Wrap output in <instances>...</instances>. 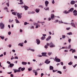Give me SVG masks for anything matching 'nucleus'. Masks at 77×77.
Returning a JSON list of instances; mask_svg holds the SVG:
<instances>
[{"label": "nucleus", "instance_id": "c85d7f7f", "mask_svg": "<svg viewBox=\"0 0 77 77\" xmlns=\"http://www.w3.org/2000/svg\"><path fill=\"white\" fill-rule=\"evenodd\" d=\"M9 1H8V2L6 4V5H7V6H8V7H9Z\"/></svg>", "mask_w": 77, "mask_h": 77}, {"label": "nucleus", "instance_id": "e2e57ef3", "mask_svg": "<svg viewBox=\"0 0 77 77\" xmlns=\"http://www.w3.org/2000/svg\"><path fill=\"white\" fill-rule=\"evenodd\" d=\"M50 63V61H49L48 62V63H47V64H49V63Z\"/></svg>", "mask_w": 77, "mask_h": 77}, {"label": "nucleus", "instance_id": "052dcab7", "mask_svg": "<svg viewBox=\"0 0 77 77\" xmlns=\"http://www.w3.org/2000/svg\"><path fill=\"white\" fill-rule=\"evenodd\" d=\"M63 69H66V66H64L63 67Z\"/></svg>", "mask_w": 77, "mask_h": 77}, {"label": "nucleus", "instance_id": "37998d69", "mask_svg": "<svg viewBox=\"0 0 77 77\" xmlns=\"http://www.w3.org/2000/svg\"><path fill=\"white\" fill-rule=\"evenodd\" d=\"M34 24L35 25V26H38V23H34Z\"/></svg>", "mask_w": 77, "mask_h": 77}, {"label": "nucleus", "instance_id": "6e6d98bb", "mask_svg": "<svg viewBox=\"0 0 77 77\" xmlns=\"http://www.w3.org/2000/svg\"><path fill=\"white\" fill-rule=\"evenodd\" d=\"M7 63H8V64H11V62H10L9 61H7Z\"/></svg>", "mask_w": 77, "mask_h": 77}, {"label": "nucleus", "instance_id": "a878e982", "mask_svg": "<svg viewBox=\"0 0 77 77\" xmlns=\"http://www.w3.org/2000/svg\"><path fill=\"white\" fill-rule=\"evenodd\" d=\"M48 56H50L51 55V54H53V53H52L51 52H48Z\"/></svg>", "mask_w": 77, "mask_h": 77}, {"label": "nucleus", "instance_id": "e433bc0d", "mask_svg": "<svg viewBox=\"0 0 77 77\" xmlns=\"http://www.w3.org/2000/svg\"><path fill=\"white\" fill-rule=\"evenodd\" d=\"M29 23H28L27 22H25L24 23V25L25 26L27 25V24H29Z\"/></svg>", "mask_w": 77, "mask_h": 77}, {"label": "nucleus", "instance_id": "f3484780", "mask_svg": "<svg viewBox=\"0 0 77 77\" xmlns=\"http://www.w3.org/2000/svg\"><path fill=\"white\" fill-rule=\"evenodd\" d=\"M55 60L56 62H60V60L59 58H57V59Z\"/></svg>", "mask_w": 77, "mask_h": 77}, {"label": "nucleus", "instance_id": "ea45409f", "mask_svg": "<svg viewBox=\"0 0 77 77\" xmlns=\"http://www.w3.org/2000/svg\"><path fill=\"white\" fill-rule=\"evenodd\" d=\"M75 53V50L74 49L72 51V53Z\"/></svg>", "mask_w": 77, "mask_h": 77}, {"label": "nucleus", "instance_id": "5fc2aeb1", "mask_svg": "<svg viewBox=\"0 0 77 77\" xmlns=\"http://www.w3.org/2000/svg\"><path fill=\"white\" fill-rule=\"evenodd\" d=\"M57 59V57H56L55 59H54V60H56V59Z\"/></svg>", "mask_w": 77, "mask_h": 77}, {"label": "nucleus", "instance_id": "c03bdc74", "mask_svg": "<svg viewBox=\"0 0 77 77\" xmlns=\"http://www.w3.org/2000/svg\"><path fill=\"white\" fill-rule=\"evenodd\" d=\"M0 38L2 39H4L5 37H4L0 36Z\"/></svg>", "mask_w": 77, "mask_h": 77}, {"label": "nucleus", "instance_id": "473e14b6", "mask_svg": "<svg viewBox=\"0 0 77 77\" xmlns=\"http://www.w3.org/2000/svg\"><path fill=\"white\" fill-rule=\"evenodd\" d=\"M44 9L45 10H46V11H47V10H48V9H49V8H44Z\"/></svg>", "mask_w": 77, "mask_h": 77}, {"label": "nucleus", "instance_id": "5701e85b", "mask_svg": "<svg viewBox=\"0 0 77 77\" xmlns=\"http://www.w3.org/2000/svg\"><path fill=\"white\" fill-rule=\"evenodd\" d=\"M33 72H34L35 73V75H38V73L36 72V71L35 70H33Z\"/></svg>", "mask_w": 77, "mask_h": 77}, {"label": "nucleus", "instance_id": "9b49d317", "mask_svg": "<svg viewBox=\"0 0 77 77\" xmlns=\"http://www.w3.org/2000/svg\"><path fill=\"white\" fill-rule=\"evenodd\" d=\"M14 66V64L13 63H10V65L8 66V68H9V67H10L11 68V67H13Z\"/></svg>", "mask_w": 77, "mask_h": 77}, {"label": "nucleus", "instance_id": "4d7b16f0", "mask_svg": "<svg viewBox=\"0 0 77 77\" xmlns=\"http://www.w3.org/2000/svg\"><path fill=\"white\" fill-rule=\"evenodd\" d=\"M11 77H14V75L12 74H11Z\"/></svg>", "mask_w": 77, "mask_h": 77}, {"label": "nucleus", "instance_id": "0eeeda50", "mask_svg": "<svg viewBox=\"0 0 77 77\" xmlns=\"http://www.w3.org/2000/svg\"><path fill=\"white\" fill-rule=\"evenodd\" d=\"M45 6L47 7L48 6V5L49 3V2H48L47 1H46L45 2Z\"/></svg>", "mask_w": 77, "mask_h": 77}, {"label": "nucleus", "instance_id": "c9c22d12", "mask_svg": "<svg viewBox=\"0 0 77 77\" xmlns=\"http://www.w3.org/2000/svg\"><path fill=\"white\" fill-rule=\"evenodd\" d=\"M66 37V36L65 35H62V38L63 39H64V38H65V37Z\"/></svg>", "mask_w": 77, "mask_h": 77}, {"label": "nucleus", "instance_id": "cd10ccee", "mask_svg": "<svg viewBox=\"0 0 77 77\" xmlns=\"http://www.w3.org/2000/svg\"><path fill=\"white\" fill-rule=\"evenodd\" d=\"M72 63H73L71 61L70 63H69L68 64L69 65H72Z\"/></svg>", "mask_w": 77, "mask_h": 77}, {"label": "nucleus", "instance_id": "a19ab883", "mask_svg": "<svg viewBox=\"0 0 77 77\" xmlns=\"http://www.w3.org/2000/svg\"><path fill=\"white\" fill-rule=\"evenodd\" d=\"M19 45L21 46V47H23V44H21V43H20V44H19Z\"/></svg>", "mask_w": 77, "mask_h": 77}, {"label": "nucleus", "instance_id": "4be33fe9", "mask_svg": "<svg viewBox=\"0 0 77 77\" xmlns=\"http://www.w3.org/2000/svg\"><path fill=\"white\" fill-rule=\"evenodd\" d=\"M39 11H40V10H39V9H36L35 10V11L36 12L38 13V12H39Z\"/></svg>", "mask_w": 77, "mask_h": 77}, {"label": "nucleus", "instance_id": "864d4df0", "mask_svg": "<svg viewBox=\"0 0 77 77\" xmlns=\"http://www.w3.org/2000/svg\"><path fill=\"white\" fill-rule=\"evenodd\" d=\"M8 34L9 35H11V32H8Z\"/></svg>", "mask_w": 77, "mask_h": 77}, {"label": "nucleus", "instance_id": "7c9ffc66", "mask_svg": "<svg viewBox=\"0 0 77 77\" xmlns=\"http://www.w3.org/2000/svg\"><path fill=\"white\" fill-rule=\"evenodd\" d=\"M15 20L16 21V23H20L19 22V21H18V20L17 19H16Z\"/></svg>", "mask_w": 77, "mask_h": 77}, {"label": "nucleus", "instance_id": "aec40b11", "mask_svg": "<svg viewBox=\"0 0 77 77\" xmlns=\"http://www.w3.org/2000/svg\"><path fill=\"white\" fill-rule=\"evenodd\" d=\"M75 2L74 1H72L70 3L71 5H74L75 4Z\"/></svg>", "mask_w": 77, "mask_h": 77}, {"label": "nucleus", "instance_id": "3c124183", "mask_svg": "<svg viewBox=\"0 0 77 77\" xmlns=\"http://www.w3.org/2000/svg\"><path fill=\"white\" fill-rule=\"evenodd\" d=\"M71 45H70L68 47V49H70V48H71Z\"/></svg>", "mask_w": 77, "mask_h": 77}, {"label": "nucleus", "instance_id": "20e7f679", "mask_svg": "<svg viewBox=\"0 0 77 77\" xmlns=\"http://www.w3.org/2000/svg\"><path fill=\"white\" fill-rule=\"evenodd\" d=\"M49 44L50 47H55V45L53 44V43L51 42Z\"/></svg>", "mask_w": 77, "mask_h": 77}, {"label": "nucleus", "instance_id": "f8f14e48", "mask_svg": "<svg viewBox=\"0 0 77 77\" xmlns=\"http://www.w3.org/2000/svg\"><path fill=\"white\" fill-rule=\"evenodd\" d=\"M24 6H25L24 7L25 10V11H27V9L29 8V7L26 5H24Z\"/></svg>", "mask_w": 77, "mask_h": 77}, {"label": "nucleus", "instance_id": "a18cd8bd", "mask_svg": "<svg viewBox=\"0 0 77 77\" xmlns=\"http://www.w3.org/2000/svg\"><path fill=\"white\" fill-rule=\"evenodd\" d=\"M39 7L40 8H43V6H42V5H40L39 6Z\"/></svg>", "mask_w": 77, "mask_h": 77}, {"label": "nucleus", "instance_id": "49530a36", "mask_svg": "<svg viewBox=\"0 0 77 77\" xmlns=\"http://www.w3.org/2000/svg\"><path fill=\"white\" fill-rule=\"evenodd\" d=\"M44 75V73H42L41 74V77H42V76Z\"/></svg>", "mask_w": 77, "mask_h": 77}, {"label": "nucleus", "instance_id": "7ed1b4c3", "mask_svg": "<svg viewBox=\"0 0 77 77\" xmlns=\"http://www.w3.org/2000/svg\"><path fill=\"white\" fill-rule=\"evenodd\" d=\"M73 15H75V16H77V10H74L73 11Z\"/></svg>", "mask_w": 77, "mask_h": 77}, {"label": "nucleus", "instance_id": "58836bf2", "mask_svg": "<svg viewBox=\"0 0 77 77\" xmlns=\"http://www.w3.org/2000/svg\"><path fill=\"white\" fill-rule=\"evenodd\" d=\"M12 21H13V20H11V19H10L9 20V23H12Z\"/></svg>", "mask_w": 77, "mask_h": 77}, {"label": "nucleus", "instance_id": "b1692460", "mask_svg": "<svg viewBox=\"0 0 77 77\" xmlns=\"http://www.w3.org/2000/svg\"><path fill=\"white\" fill-rule=\"evenodd\" d=\"M27 50H31L32 51H35V50L34 49H31L30 48H29V49H27Z\"/></svg>", "mask_w": 77, "mask_h": 77}, {"label": "nucleus", "instance_id": "bf43d9fd", "mask_svg": "<svg viewBox=\"0 0 77 77\" xmlns=\"http://www.w3.org/2000/svg\"><path fill=\"white\" fill-rule=\"evenodd\" d=\"M52 2V3H53V4H54V3L55 2L54 0H53V1Z\"/></svg>", "mask_w": 77, "mask_h": 77}, {"label": "nucleus", "instance_id": "2f4dec72", "mask_svg": "<svg viewBox=\"0 0 77 77\" xmlns=\"http://www.w3.org/2000/svg\"><path fill=\"white\" fill-rule=\"evenodd\" d=\"M35 12H34L32 11V12H28V14H34Z\"/></svg>", "mask_w": 77, "mask_h": 77}, {"label": "nucleus", "instance_id": "2eb2a0df", "mask_svg": "<svg viewBox=\"0 0 77 77\" xmlns=\"http://www.w3.org/2000/svg\"><path fill=\"white\" fill-rule=\"evenodd\" d=\"M20 3H18V4L19 5H23L24 3L23 2V0H20Z\"/></svg>", "mask_w": 77, "mask_h": 77}, {"label": "nucleus", "instance_id": "4468645a", "mask_svg": "<svg viewBox=\"0 0 77 77\" xmlns=\"http://www.w3.org/2000/svg\"><path fill=\"white\" fill-rule=\"evenodd\" d=\"M51 18L52 20H53V19H54V14H51Z\"/></svg>", "mask_w": 77, "mask_h": 77}, {"label": "nucleus", "instance_id": "f704fd0d", "mask_svg": "<svg viewBox=\"0 0 77 77\" xmlns=\"http://www.w3.org/2000/svg\"><path fill=\"white\" fill-rule=\"evenodd\" d=\"M48 59L46 60L45 61V63L47 64L48 62Z\"/></svg>", "mask_w": 77, "mask_h": 77}, {"label": "nucleus", "instance_id": "dca6fc26", "mask_svg": "<svg viewBox=\"0 0 77 77\" xmlns=\"http://www.w3.org/2000/svg\"><path fill=\"white\" fill-rule=\"evenodd\" d=\"M50 44L48 43H47V45H46L45 46V48H48V46H49Z\"/></svg>", "mask_w": 77, "mask_h": 77}, {"label": "nucleus", "instance_id": "09e8293b", "mask_svg": "<svg viewBox=\"0 0 77 77\" xmlns=\"http://www.w3.org/2000/svg\"><path fill=\"white\" fill-rule=\"evenodd\" d=\"M24 6L23 5H21V8H24Z\"/></svg>", "mask_w": 77, "mask_h": 77}, {"label": "nucleus", "instance_id": "69168bd1", "mask_svg": "<svg viewBox=\"0 0 77 77\" xmlns=\"http://www.w3.org/2000/svg\"><path fill=\"white\" fill-rule=\"evenodd\" d=\"M38 23H42V22H41V21H38L37 22Z\"/></svg>", "mask_w": 77, "mask_h": 77}, {"label": "nucleus", "instance_id": "a211bd4d", "mask_svg": "<svg viewBox=\"0 0 77 77\" xmlns=\"http://www.w3.org/2000/svg\"><path fill=\"white\" fill-rule=\"evenodd\" d=\"M51 37L50 36H48V37L46 39V41H49L50 39V38H51Z\"/></svg>", "mask_w": 77, "mask_h": 77}, {"label": "nucleus", "instance_id": "412c9836", "mask_svg": "<svg viewBox=\"0 0 77 77\" xmlns=\"http://www.w3.org/2000/svg\"><path fill=\"white\" fill-rule=\"evenodd\" d=\"M49 68L50 70H53V66H50Z\"/></svg>", "mask_w": 77, "mask_h": 77}, {"label": "nucleus", "instance_id": "6ab92c4d", "mask_svg": "<svg viewBox=\"0 0 77 77\" xmlns=\"http://www.w3.org/2000/svg\"><path fill=\"white\" fill-rule=\"evenodd\" d=\"M63 12L64 14H69V11H64Z\"/></svg>", "mask_w": 77, "mask_h": 77}, {"label": "nucleus", "instance_id": "338daca9", "mask_svg": "<svg viewBox=\"0 0 77 77\" xmlns=\"http://www.w3.org/2000/svg\"><path fill=\"white\" fill-rule=\"evenodd\" d=\"M77 4H75V8H77Z\"/></svg>", "mask_w": 77, "mask_h": 77}, {"label": "nucleus", "instance_id": "774afa93", "mask_svg": "<svg viewBox=\"0 0 77 77\" xmlns=\"http://www.w3.org/2000/svg\"><path fill=\"white\" fill-rule=\"evenodd\" d=\"M74 58H75V59H77V57L76 56H75Z\"/></svg>", "mask_w": 77, "mask_h": 77}, {"label": "nucleus", "instance_id": "393cba45", "mask_svg": "<svg viewBox=\"0 0 77 77\" xmlns=\"http://www.w3.org/2000/svg\"><path fill=\"white\" fill-rule=\"evenodd\" d=\"M12 14L14 15H17V13L16 12H12Z\"/></svg>", "mask_w": 77, "mask_h": 77}, {"label": "nucleus", "instance_id": "c756f323", "mask_svg": "<svg viewBox=\"0 0 77 77\" xmlns=\"http://www.w3.org/2000/svg\"><path fill=\"white\" fill-rule=\"evenodd\" d=\"M67 35H72V32H68L67 33Z\"/></svg>", "mask_w": 77, "mask_h": 77}, {"label": "nucleus", "instance_id": "0e129e2a", "mask_svg": "<svg viewBox=\"0 0 77 77\" xmlns=\"http://www.w3.org/2000/svg\"><path fill=\"white\" fill-rule=\"evenodd\" d=\"M61 65H63V62H61Z\"/></svg>", "mask_w": 77, "mask_h": 77}, {"label": "nucleus", "instance_id": "39448f33", "mask_svg": "<svg viewBox=\"0 0 77 77\" xmlns=\"http://www.w3.org/2000/svg\"><path fill=\"white\" fill-rule=\"evenodd\" d=\"M46 54H47L46 53H42V56L46 57H47V55H46Z\"/></svg>", "mask_w": 77, "mask_h": 77}, {"label": "nucleus", "instance_id": "1a4fd4ad", "mask_svg": "<svg viewBox=\"0 0 77 77\" xmlns=\"http://www.w3.org/2000/svg\"><path fill=\"white\" fill-rule=\"evenodd\" d=\"M14 73H16V72H21V70L20 69L17 70V69H14Z\"/></svg>", "mask_w": 77, "mask_h": 77}, {"label": "nucleus", "instance_id": "bb28decb", "mask_svg": "<svg viewBox=\"0 0 77 77\" xmlns=\"http://www.w3.org/2000/svg\"><path fill=\"white\" fill-rule=\"evenodd\" d=\"M22 63L23 65H26V64H27V63L24 62H22Z\"/></svg>", "mask_w": 77, "mask_h": 77}, {"label": "nucleus", "instance_id": "4c0bfd02", "mask_svg": "<svg viewBox=\"0 0 77 77\" xmlns=\"http://www.w3.org/2000/svg\"><path fill=\"white\" fill-rule=\"evenodd\" d=\"M45 38V37H42V38H41V39L44 40Z\"/></svg>", "mask_w": 77, "mask_h": 77}, {"label": "nucleus", "instance_id": "680f3d73", "mask_svg": "<svg viewBox=\"0 0 77 77\" xmlns=\"http://www.w3.org/2000/svg\"><path fill=\"white\" fill-rule=\"evenodd\" d=\"M11 45H9L8 46V47H9V48H11Z\"/></svg>", "mask_w": 77, "mask_h": 77}, {"label": "nucleus", "instance_id": "6e6552de", "mask_svg": "<svg viewBox=\"0 0 77 77\" xmlns=\"http://www.w3.org/2000/svg\"><path fill=\"white\" fill-rule=\"evenodd\" d=\"M36 41V43H37L38 45H39L40 44V42H41L40 40L39 39H37Z\"/></svg>", "mask_w": 77, "mask_h": 77}, {"label": "nucleus", "instance_id": "603ef678", "mask_svg": "<svg viewBox=\"0 0 77 77\" xmlns=\"http://www.w3.org/2000/svg\"><path fill=\"white\" fill-rule=\"evenodd\" d=\"M77 64H76L75 65H74V66H73V68H75V66H77Z\"/></svg>", "mask_w": 77, "mask_h": 77}, {"label": "nucleus", "instance_id": "423d86ee", "mask_svg": "<svg viewBox=\"0 0 77 77\" xmlns=\"http://www.w3.org/2000/svg\"><path fill=\"white\" fill-rule=\"evenodd\" d=\"M18 69H19V70L21 69L22 71H24V70H25V68L23 67V68H21V67H20L18 68Z\"/></svg>", "mask_w": 77, "mask_h": 77}, {"label": "nucleus", "instance_id": "f257e3e1", "mask_svg": "<svg viewBox=\"0 0 77 77\" xmlns=\"http://www.w3.org/2000/svg\"><path fill=\"white\" fill-rule=\"evenodd\" d=\"M0 27H1V29H3L5 28V24L2 23H0Z\"/></svg>", "mask_w": 77, "mask_h": 77}, {"label": "nucleus", "instance_id": "13d9d810", "mask_svg": "<svg viewBox=\"0 0 77 77\" xmlns=\"http://www.w3.org/2000/svg\"><path fill=\"white\" fill-rule=\"evenodd\" d=\"M31 70H32V69H31V68H29L28 69L29 71H31Z\"/></svg>", "mask_w": 77, "mask_h": 77}, {"label": "nucleus", "instance_id": "9d476101", "mask_svg": "<svg viewBox=\"0 0 77 77\" xmlns=\"http://www.w3.org/2000/svg\"><path fill=\"white\" fill-rule=\"evenodd\" d=\"M71 25L73 27H75V28H76V26H75V24L74 23H71Z\"/></svg>", "mask_w": 77, "mask_h": 77}, {"label": "nucleus", "instance_id": "de8ad7c7", "mask_svg": "<svg viewBox=\"0 0 77 77\" xmlns=\"http://www.w3.org/2000/svg\"><path fill=\"white\" fill-rule=\"evenodd\" d=\"M59 21L58 20H56L55 21L54 23H57Z\"/></svg>", "mask_w": 77, "mask_h": 77}, {"label": "nucleus", "instance_id": "f03ea898", "mask_svg": "<svg viewBox=\"0 0 77 77\" xmlns=\"http://www.w3.org/2000/svg\"><path fill=\"white\" fill-rule=\"evenodd\" d=\"M17 15L18 18V19H21V18L22 16H21V14H20V13H17Z\"/></svg>", "mask_w": 77, "mask_h": 77}, {"label": "nucleus", "instance_id": "79ce46f5", "mask_svg": "<svg viewBox=\"0 0 77 77\" xmlns=\"http://www.w3.org/2000/svg\"><path fill=\"white\" fill-rule=\"evenodd\" d=\"M71 39H69L68 40V42H69V43L71 42Z\"/></svg>", "mask_w": 77, "mask_h": 77}, {"label": "nucleus", "instance_id": "72a5a7b5", "mask_svg": "<svg viewBox=\"0 0 77 77\" xmlns=\"http://www.w3.org/2000/svg\"><path fill=\"white\" fill-rule=\"evenodd\" d=\"M57 72H58V73H59V74H62V72L60 71H58Z\"/></svg>", "mask_w": 77, "mask_h": 77}, {"label": "nucleus", "instance_id": "ddd939ff", "mask_svg": "<svg viewBox=\"0 0 77 77\" xmlns=\"http://www.w3.org/2000/svg\"><path fill=\"white\" fill-rule=\"evenodd\" d=\"M74 11V8H71L69 10V13L70 12H72L73 11Z\"/></svg>", "mask_w": 77, "mask_h": 77}, {"label": "nucleus", "instance_id": "8fccbe9b", "mask_svg": "<svg viewBox=\"0 0 77 77\" xmlns=\"http://www.w3.org/2000/svg\"><path fill=\"white\" fill-rule=\"evenodd\" d=\"M14 59H18V57L16 56L14 57Z\"/></svg>", "mask_w": 77, "mask_h": 77}]
</instances>
